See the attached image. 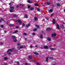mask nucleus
<instances>
[{
	"label": "nucleus",
	"mask_w": 65,
	"mask_h": 65,
	"mask_svg": "<svg viewBox=\"0 0 65 65\" xmlns=\"http://www.w3.org/2000/svg\"><path fill=\"white\" fill-rule=\"evenodd\" d=\"M16 28H19V27L18 26H17L16 27Z\"/></svg>",
	"instance_id": "51"
},
{
	"label": "nucleus",
	"mask_w": 65,
	"mask_h": 65,
	"mask_svg": "<svg viewBox=\"0 0 65 65\" xmlns=\"http://www.w3.org/2000/svg\"><path fill=\"white\" fill-rule=\"evenodd\" d=\"M46 20H49V19L48 18H46Z\"/></svg>",
	"instance_id": "41"
},
{
	"label": "nucleus",
	"mask_w": 65,
	"mask_h": 65,
	"mask_svg": "<svg viewBox=\"0 0 65 65\" xmlns=\"http://www.w3.org/2000/svg\"><path fill=\"white\" fill-rule=\"evenodd\" d=\"M34 53L35 54V55H39V54L36 52H34Z\"/></svg>",
	"instance_id": "6"
},
{
	"label": "nucleus",
	"mask_w": 65,
	"mask_h": 65,
	"mask_svg": "<svg viewBox=\"0 0 65 65\" xmlns=\"http://www.w3.org/2000/svg\"><path fill=\"white\" fill-rule=\"evenodd\" d=\"M37 11H40V9H39V8H37Z\"/></svg>",
	"instance_id": "32"
},
{
	"label": "nucleus",
	"mask_w": 65,
	"mask_h": 65,
	"mask_svg": "<svg viewBox=\"0 0 65 65\" xmlns=\"http://www.w3.org/2000/svg\"><path fill=\"white\" fill-rule=\"evenodd\" d=\"M30 26V24H28V25H27L26 26V27H29V26Z\"/></svg>",
	"instance_id": "20"
},
{
	"label": "nucleus",
	"mask_w": 65,
	"mask_h": 65,
	"mask_svg": "<svg viewBox=\"0 0 65 65\" xmlns=\"http://www.w3.org/2000/svg\"><path fill=\"white\" fill-rule=\"evenodd\" d=\"M12 38L13 40H14V38H15V36H12Z\"/></svg>",
	"instance_id": "12"
},
{
	"label": "nucleus",
	"mask_w": 65,
	"mask_h": 65,
	"mask_svg": "<svg viewBox=\"0 0 65 65\" xmlns=\"http://www.w3.org/2000/svg\"><path fill=\"white\" fill-rule=\"evenodd\" d=\"M51 30V29L50 28H47L46 29L47 31H49Z\"/></svg>",
	"instance_id": "13"
},
{
	"label": "nucleus",
	"mask_w": 65,
	"mask_h": 65,
	"mask_svg": "<svg viewBox=\"0 0 65 65\" xmlns=\"http://www.w3.org/2000/svg\"><path fill=\"white\" fill-rule=\"evenodd\" d=\"M12 49H9L7 51V52L8 53H9V52H12Z\"/></svg>",
	"instance_id": "2"
},
{
	"label": "nucleus",
	"mask_w": 65,
	"mask_h": 65,
	"mask_svg": "<svg viewBox=\"0 0 65 65\" xmlns=\"http://www.w3.org/2000/svg\"><path fill=\"white\" fill-rule=\"evenodd\" d=\"M24 35H27V34L24 33L23 34Z\"/></svg>",
	"instance_id": "35"
},
{
	"label": "nucleus",
	"mask_w": 65,
	"mask_h": 65,
	"mask_svg": "<svg viewBox=\"0 0 65 65\" xmlns=\"http://www.w3.org/2000/svg\"><path fill=\"white\" fill-rule=\"evenodd\" d=\"M13 16L14 17H17L18 16V15L17 14H14V15Z\"/></svg>",
	"instance_id": "29"
},
{
	"label": "nucleus",
	"mask_w": 65,
	"mask_h": 65,
	"mask_svg": "<svg viewBox=\"0 0 65 65\" xmlns=\"http://www.w3.org/2000/svg\"><path fill=\"white\" fill-rule=\"evenodd\" d=\"M7 59H8L7 57H5V58H4V59L5 60H7Z\"/></svg>",
	"instance_id": "33"
},
{
	"label": "nucleus",
	"mask_w": 65,
	"mask_h": 65,
	"mask_svg": "<svg viewBox=\"0 0 65 65\" xmlns=\"http://www.w3.org/2000/svg\"><path fill=\"white\" fill-rule=\"evenodd\" d=\"M13 41L15 42H17L18 40L17 39H15L14 40H13Z\"/></svg>",
	"instance_id": "19"
},
{
	"label": "nucleus",
	"mask_w": 65,
	"mask_h": 65,
	"mask_svg": "<svg viewBox=\"0 0 65 65\" xmlns=\"http://www.w3.org/2000/svg\"><path fill=\"white\" fill-rule=\"evenodd\" d=\"M46 61H48V57L46 58Z\"/></svg>",
	"instance_id": "38"
},
{
	"label": "nucleus",
	"mask_w": 65,
	"mask_h": 65,
	"mask_svg": "<svg viewBox=\"0 0 65 65\" xmlns=\"http://www.w3.org/2000/svg\"><path fill=\"white\" fill-rule=\"evenodd\" d=\"M25 65H28V63H26L25 64Z\"/></svg>",
	"instance_id": "45"
},
{
	"label": "nucleus",
	"mask_w": 65,
	"mask_h": 65,
	"mask_svg": "<svg viewBox=\"0 0 65 65\" xmlns=\"http://www.w3.org/2000/svg\"><path fill=\"white\" fill-rule=\"evenodd\" d=\"M57 29H60V28H59V25H58V24H57Z\"/></svg>",
	"instance_id": "15"
},
{
	"label": "nucleus",
	"mask_w": 65,
	"mask_h": 65,
	"mask_svg": "<svg viewBox=\"0 0 65 65\" xmlns=\"http://www.w3.org/2000/svg\"><path fill=\"white\" fill-rule=\"evenodd\" d=\"M17 64L18 65H19V64H20V63H19V62H17Z\"/></svg>",
	"instance_id": "36"
},
{
	"label": "nucleus",
	"mask_w": 65,
	"mask_h": 65,
	"mask_svg": "<svg viewBox=\"0 0 65 65\" xmlns=\"http://www.w3.org/2000/svg\"><path fill=\"white\" fill-rule=\"evenodd\" d=\"M27 2L28 3H32V1H27Z\"/></svg>",
	"instance_id": "18"
},
{
	"label": "nucleus",
	"mask_w": 65,
	"mask_h": 65,
	"mask_svg": "<svg viewBox=\"0 0 65 65\" xmlns=\"http://www.w3.org/2000/svg\"><path fill=\"white\" fill-rule=\"evenodd\" d=\"M20 5H21V6H23V5L22 4H21Z\"/></svg>",
	"instance_id": "54"
},
{
	"label": "nucleus",
	"mask_w": 65,
	"mask_h": 65,
	"mask_svg": "<svg viewBox=\"0 0 65 65\" xmlns=\"http://www.w3.org/2000/svg\"><path fill=\"white\" fill-rule=\"evenodd\" d=\"M9 55L11 54V53H9Z\"/></svg>",
	"instance_id": "56"
},
{
	"label": "nucleus",
	"mask_w": 65,
	"mask_h": 65,
	"mask_svg": "<svg viewBox=\"0 0 65 65\" xmlns=\"http://www.w3.org/2000/svg\"><path fill=\"white\" fill-rule=\"evenodd\" d=\"M56 36V34L55 33L53 34H52V37H54V36Z\"/></svg>",
	"instance_id": "4"
},
{
	"label": "nucleus",
	"mask_w": 65,
	"mask_h": 65,
	"mask_svg": "<svg viewBox=\"0 0 65 65\" xmlns=\"http://www.w3.org/2000/svg\"><path fill=\"white\" fill-rule=\"evenodd\" d=\"M52 65H56L55 64H52Z\"/></svg>",
	"instance_id": "62"
},
{
	"label": "nucleus",
	"mask_w": 65,
	"mask_h": 65,
	"mask_svg": "<svg viewBox=\"0 0 65 65\" xmlns=\"http://www.w3.org/2000/svg\"><path fill=\"white\" fill-rule=\"evenodd\" d=\"M23 46H21L19 48H18L19 49V48H23Z\"/></svg>",
	"instance_id": "30"
},
{
	"label": "nucleus",
	"mask_w": 65,
	"mask_h": 65,
	"mask_svg": "<svg viewBox=\"0 0 65 65\" xmlns=\"http://www.w3.org/2000/svg\"><path fill=\"white\" fill-rule=\"evenodd\" d=\"M5 33H6L7 32V31H4Z\"/></svg>",
	"instance_id": "53"
},
{
	"label": "nucleus",
	"mask_w": 65,
	"mask_h": 65,
	"mask_svg": "<svg viewBox=\"0 0 65 65\" xmlns=\"http://www.w3.org/2000/svg\"><path fill=\"white\" fill-rule=\"evenodd\" d=\"M17 45H20V44H19V43H18V44H17Z\"/></svg>",
	"instance_id": "55"
},
{
	"label": "nucleus",
	"mask_w": 65,
	"mask_h": 65,
	"mask_svg": "<svg viewBox=\"0 0 65 65\" xmlns=\"http://www.w3.org/2000/svg\"><path fill=\"white\" fill-rule=\"evenodd\" d=\"M10 12H13L14 11V10L13 9H11L10 10Z\"/></svg>",
	"instance_id": "10"
},
{
	"label": "nucleus",
	"mask_w": 65,
	"mask_h": 65,
	"mask_svg": "<svg viewBox=\"0 0 65 65\" xmlns=\"http://www.w3.org/2000/svg\"><path fill=\"white\" fill-rule=\"evenodd\" d=\"M10 9H14V8L13 7H10Z\"/></svg>",
	"instance_id": "23"
},
{
	"label": "nucleus",
	"mask_w": 65,
	"mask_h": 65,
	"mask_svg": "<svg viewBox=\"0 0 65 65\" xmlns=\"http://www.w3.org/2000/svg\"><path fill=\"white\" fill-rule=\"evenodd\" d=\"M28 8H30V6H28Z\"/></svg>",
	"instance_id": "43"
},
{
	"label": "nucleus",
	"mask_w": 65,
	"mask_h": 65,
	"mask_svg": "<svg viewBox=\"0 0 65 65\" xmlns=\"http://www.w3.org/2000/svg\"><path fill=\"white\" fill-rule=\"evenodd\" d=\"M25 39H27V38H25Z\"/></svg>",
	"instance_id": "59"
},
{
	"label": "nucleus",
	"mask_w": 65,
	"mask_h": 65,
	"mask_svg": "<svg viewBox=\"0 0 65 65\" xmlns=\"http://www.w3.org/2000/svg\"><path fill=\"white\" fill-rule=\"evenodd\" d=\"M31 61H33V59H31Z\"/></svg>",
	"instance_id": "61"
},
{
	"label": "nucleus",
	"mask_w": 65,
	"mask_h": 65,
	"mask_svg": "<svg viewBox=\"0 0 65 65\" xmlns=\"http://www.w3.org/2000/svg\"><path fill=\"white\" fill-rule=\"evenodd\" d=\"M18 30H16L14 32H13V33L14 34H15V33H18Z\"/></svg>",
	"instance_id": "16"
},
{
	"label": "nucleus",
	"mask_w": 65,
	"mask_h": 65,
	"mask_svg": "<svg viewBox=\"0 0 65 65\" xmlns=\"http://www.w3.org/2000/svg\"><path fill=\"white\" fill-rule=\"evenodd\" d=\"M47 39L48 41H51V38H47Z\"/></svg>",
	"instance_id": "11"
},
{
	"label": "nucleus",
	"mask_w": 65,
	"mask_h": 65,
	"mask_svg": "<svg viewBox=\"0 0 65 65\" xmlns=\"http://www.w3.org/2000/svg\"><path fill=\"white\" fill-rule=\"evenodd\" d=\"M34 5L35 6H38V4H34Z\"/></svg>",
	"instance_id": "28"
},
{
	"label": "nucleus",
	"mask_w": 65,
	"mask_h": 65,
	"mask_svg": "<svg viewBox=\"0 0 65 65\" xmlns=\"http://www.w3.org/2000/svg\"><path fill=\"white\" fill-rule=\"evenodd\" d=\"M25 24L24 23H23L22 25V28H23V27H24V26H25Z\"/></svg>",
	"instance_id": "14"
},
{
	"label": "nucleus",
	"mask_w": 65,
	"mask_h": 65,
	"mask_svg": "<svg viewBox=\"0 0 65 65\" xmlns=\"http://www.w3.org/2000/svg\"><path fill=\"white\" fill-rule=\"evenodd\" d=\"M32 58V56H29V59H31V58Z\"/></svg>",
	"instance_id": "34"
},
{
	"label": "nucleus",
	"mask_w": 65,
	"mask_h": 65,
	"mask_svg": "<svg viewBox=\"0 0 65 65\" xmlns=\"http://www.w3.org/2000/svg\"><path fill=\"white\" fill-rule=\"evenodd\" d=\"M40 38L42 39L43 38V35H41L40 36Z\"/></svg>",
	"instance_id": "7"
},
{
	"label": "nucleus",
	"mask_w": 65,
	"mask_h": 65,
	"mask_svg": "<svg viewBox=\"0 0 65 65\" xmlns=\"http://www.w3.org/2000/svg\"><path fill=\"white\" fill-rule=\"evenodd\" d=\"M28 18V16L27 15V14H25V18H26V19H27Z\"/></svg>",
	"instance_id": "5"
},
{
	"label": "nucleus",
	"mask_w": 65,
	"mask_h": 65,
	"mask_svg": "<svg viewBox=\"0 0 65 65\" xmlns=\"http://www.w3.org/2000/svg\"><path fill=\"white\" fill-rule=\"evenodd\" d=\"M36 26L37 28H39V26L38 25H36Z\"/></svg>",
	"instance_id": "17"
},
{
	"label": "nucleus",
	"mask_w": 65,
	"mask_h": 65,
	"mask_svg": "<svg viewBox=\"0 0 65 65\" xmlns=\"http://www.w3.org/2000/svg\"><path fill=\"white\" fill-rule=\"evenodd\" d=\"M33 30L34 31H37V29L36 28H35L34 29H33Z\"/></svg>",
	"instance_id": "21"
},
{
	"label": "nucleus",
	"mask_w": 65,
	"mask_h": 65,
	"mask_svg": "<svg viewBox=\"0 0 65 65\" xmlns=\"http://www.w3.org/2000/svg\"><path fill=\"white\" fill-rule=\"evenodd\" d=\"M36 46V47H37V45H36V46Z\"/></svg>",
	"instance_id": "63"
},
{
	"label": "nucleus",
	"mask_w": 65,
	"mask_h": 65,
	"mask_svg": "<svg viewBox=\"0 0 65 65\" xmlns=\"http://www.w3.org/2000/svg\"><path fill=\"white\" fill-rule=\"evenodd\" d=\"M44 48H46V49H47L48 48V47H47V46H44Z\"/></svg>",
	"instance_id": "26"
},
{
	"label": "nucleus",
	"mask_w": 65,
	"mask_h": 65,
	"mask_svg": "<svg viewBox=\"0 0 65 65\" xmlns=\"http://www.w3.org/2000/svg\"><path fill=\"white\" fill-rule=\"evenodd\" d=\"M34 19L35 21H37L38 20V18L36 17H35Z\"/></svg>",
	"instance_id": "9"
},
{
	"label": "nucleus",
	"mask_w": 65,
	"mask_h": 65,
	"mask_svg": "<svg viewBox=\"0 0 65 65\" xmlns=\"http://www.w3.org/2000/svg\"><path fill=\"white\" fill-rule=\"evenodd\" d=\"M62 28H64V26H63V25H62Z\"/></svg>",
	"instance_id": "52"
},
{
	"label": "nucleus",
	"mask_w": 65,
	"mask_h": 65,
	"mask_svg": "<svg viewBox=\"0 0 65 65\" xmlns=\"http://www.w3.org/2000/svg\"><path fill=\"white\" fill-rule=\"evenodd\" d=\"M51 46H50V47H51Z\"/></svg>",
	"instance_id": "64"
},
{
	"label": "nucleus",
	"mask_w": 65,
	"mask_h": 65,
	"mask_svg": "<svg viewBox=\"0 0 65 65\" xmlns=\"http://www.w3.org/2000/svg\"><path fill=\"white\" fill-rule=\"evenodd\" d=\"M5 65H7V63H5V64H4Z\"/></svg>",
	"instance_id": "50"
},
{
	"label": "nucleus",
	"mask_w": 65,
	"mask_h": 65,
	"mask_svg": "<svg viewBox=\"0 0 65 65\" xmlns=\"http://www.w3.org/2000/svg\"><path fill=\"white\" fill-rule=\"evenodd\" d=\"M50 50H55V48H50Z\"/></svg>",
	"instance_id": "27"
},
{
	"label": "nucleus",
	"mask_w": 65,
	"mask_h": 65,
	"mask_svg": "<svg viewBox=\"0 0 65 65\" xmlns=\"http://www.w3.org/2000/svg\"><path fill=\"white\" fill-rule=\"evenodd\" d=\"M9 5H11V3H10L9 4Z\"/></svg>",
	"instance_id": "47"
},
{
	"label": "nucleus",
	"mask_w": 65,
	"mask_h": 65,
	"mask_svg": "<svg viewBox=\"0 0 65 65\" xmlns=\"http://www.w3.org/2000/svg\"><path fill=\"white\" fill-rule=\"evenodd\" d=\"M18 22L20 24H21L22 23V21H21V20H18L16 21V22Z\"/></svg>",
	"instance_id": "1"
},
{
	"label": "nucleus",
	"mask_w": 65,
	"mask_h": 65,
	"mask_svg": "<svg viewBox=\"0 0 65 65\" xmlns=\"http://www.w3.org/2000/svg\"><path fill=\"white\" fill-rule=\"evenodd\" d=\"M50 59H53L54 58L53 57H50Z\"/></svg>",
	"instance_id": "31"
},
{
	"label": "nucleus",
	"mask_w": 65,
	"mask_h": 65,
	"mask_svg": "<svg viewBox=\"0 0 65 65\" xmlns=\"http://www.w3.org/2000/svg\"><path fill=\"white\" fill-rule=\"evenodd\" d=\"M30 10H34V8L33 7H31L30 8Z\"/></svg>",
	"instance_id": "25"
},
{
	"label": "nucleus",
	"mask_w": 65,
	"mask_h": 65,
	"mask_svg": "<svg viewBox=\"0 0 65 65\" xmlns=\"http://www.w3.org/2000/svg\"><path fill=\"white\" fill-rule=\"evenodd\" d=\"M56 21H55V19H53V24H55Z\"/></svg>",
	"instance_id": "3"
},
{
	"label": "nucleus",
	"mask_w": 65,
	"mask_h": 65,
	"mask_svg": "<svg viewBox=\"0 0 65 65\" xmlns=\"http://www.w3.org/2000/svg\"><path fill=\"white\" fill-rule=\"evenodd\" d=\"M1 21H4L5 20L4 19H1Z\"/></svg>",
	"instance_id": "37"
},
{
	"label": "nucleus",
	"mask_w": 65,
	"mask_h": 65,
	"mask_svg": "<svg viewBox=\"0 0 65 65\" xmlns=\"http://www.w3.org/2000/svg\"><path fill=\"white\" fill-rule=\"evenodd\" d=\"M0 45H3V43H0Z\"/></svg>",
	"instance_id": "48"
},
{
	"label": "nucleus",
	"mask_w": 65,
	"mask_h": 65,
	"mask_svg": "<svg viewBox=\"0 0 65 65\" xmlns=\"http://www.w3.org/2000/svg\"><path fill=\"white\" fill-rule=\"evenodd\" d=\"M1 22V20L0 19V22Z\"/></svg>",
	"instance_id": "60"
},
{
	"label": "nucleus",
	"mask_w": 65,
	"mask_h": 65,
	"mask_svg": "<svg viewBox=\"0 0 65 65\" xmlns=\"http://www.w3.org/2000/svg\"><path fill=\"white\" fill-rule=\"evenodd\" d=\"M42 34L44 33V32H43V31H42Z\"/></svg>",
	"instance_id": "49"
},
{
	"label": "nucleus",
	"mask_w": 65,
	"mask_h": 65,
	"mask_svg": "<svg viewBox=\"0 0 65 65\" xmlns=\"http://www.w3.org/2000/svg\"><path fill=\"white\" fill-rule=\"evenodd\" d=\"M51 16H53V14H51Z\"/></svg>",
	"instance_id": "57"
},
{
	"label": "nucleus",
	"mask_w": 65,
	"mask_h": 65,
	"mask_svg": "<svg viewBox=\"0 0 65 65\" xmlns=\"http://www.w3.org/2000/svg\"><path fill=\"white\" fill-rule=\"evenodd\" d=\"M3 25H1V28H3Z\"/></svg>",
	"instance_id": "40"
},
{
	"label": "nucleus",
	"mask_w": 65,
	"mask_h": 65,
	"mask_svg": "<svg viewBox=\"0 0 65 65\" xmlns=\"http://www.w3.org/2000/svg\"><path fill=\"white\" fill-rule=\"evenodd\" d=\"M37 65H40V64L38 62H37Z\"/></svg>",
	"instance_id": "39"
},
{
	"label": "nucleus",
	"mask_w": 65,
	"mask_h": 65,
	"mask_svg": "<svg viewBox=\"0 0 65 65\" xmlns=\"http://www.w3.org/2000/svg\"><path fill=\"white\" fill-rule=\"evenodd\" d=\"M10 26H11L12 27H13V26H14V24H11L10 25Z\"/></svg>",
	"instance_id": "24"
},
{
	"label": "nucleus",
	"mask_w": 65,
	"mask_h": 65,
	"mask_svg": "<svg viewBox=\"0 0 65 65\" xmlns=\"http://www.w3.org/2000/svg\"><path fill=\"white\" fill-rule=\"evenodd\" d=\"M47 5H50V4L49 3H47Z\"/></svg>",
	"instance_id": "42"
},
{
	"label": "nucleus",
	"mask_w": 65,
	"mask_h": 65,
	"mask_svg": "<svg viewBox=\"0 0 65 65\" xmlns=\"http://www.w3.org/2000/svg\"><path fill=\"white\" fill-rule=\"evenodd\" d=\"M64 11L65 12V9H64Z\"/></svg>",
	"instance_id": "58"
},
{
	"label": "nucleus",
	"mask_w": 65,
	"mask_h": 65,
	"mask_svg": "<svg viewBox=\"0 0 65 65\" xmlns=\"http://www.w3.org/2000/svg\"><path fill=\"white\" fill-rule=\"evenodd\" d=\"M56 5H57V6H61V5H60V4H57Z\"/></svg>",
	"instance_id": "22"
},
{
	"label": "nucleus",
	"mask_w": 65,
	"mask_h": 65,
	"mask_svg": "<svg viewBox=\"0 0 65 65\" xmlns=\"http://www.w3.org/2000/svg\"><path fill=\"white\" fill-rule=\"evenodd\" d=\"M32 35H35V33H34L32 34Z\"/></svg>",
	"instance_id": "44"
},
{
	"label": "nucleus",
	"mask_w": 65,
	"mask_h": 65,
	"mask_svg": "<svg viewBox=\"0 0 65 65\" xmlns=\"http://www.w3.org/2000/svg\"><path fill=\"white\" fill-rule=\"evenodd\" d=\"M30 48H32V46H30Z\"/></svg>",
	"instance_id": "46"
},
{
	"label": "nucleus",
	"mask_w": 65,
	"mask_h": 65,
	"mask_svg": "<svg viewBox=\"0 0 65 65\" xmlns=\"http://www.w3.org/2000/svg\"><path fill=\"white\" fill-rule=\"evenodd\" d=\"M48 12L49 13H51V12H53V10L50 9L48 11Z\"/></svg>",
	"instance_id": "8"
}]
</instances>
